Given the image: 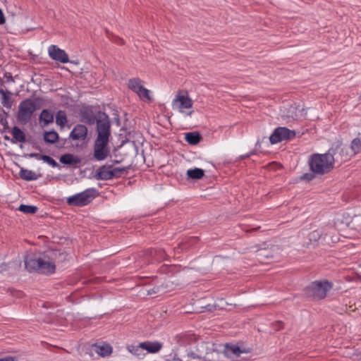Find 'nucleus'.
<instances>
[{"mask_svg":"<svg viewBox=\"0 0 361 361\" xmlns=\"http://www.w3.org/2000/svg\"><path fill=\"white\" fill-rule=\"evenodd\" d=\"M334 157L329 152L324 154H312L310 156V169L317 175L322 176L329 173L334 168Z\"/></svg>","mask_w":361,"mask_h":361,"instance_id":"nucleus-1","label":"nucleus"},{"mask_svg":"<svg viewBox=\"0 0 361 361\" xmlns=\"http://www.w3.org/2000/svg\"><path fill=\"white\" fill-rule=\"evenodd\" d=\"M332 288V283L328 281H314L304 289L305 295L313 300H322L326 297L327 292Z\"/></svg>","mask_w":361,"mask_h":361,"instance_id":"nucleus-2","label":"nucleus"},{"mask_svg":"<svg viewBox=\"0 0 361 361\" xmlns=\"http://www.w3.org/2000/svg\"><path fill=\"white\" fill-rule=\"evenodd\" d=\"M97 191L94 188H89L85 191L67 198L69 206L83 207L90 203L97 196Z\"/></svg>","mask_w":361,"mask_h":361,"instance_id":"nucleus-3","label":"nucleus"},{"mask_svg":"<svg viewBox=\"0 0 361 361\" xmlns=\"http://www.w3.org/2000/svg\"><path fill=\"white\" fill-rule=\"evenodd\" d=\"M97 124V140L109 141L111 137V122L109 116L103 111H99V118Z\"/></svg>","mask_w":361,"mask_h":361,"instance_id":"nucleus-4","label":"nucleus"},{"mask_svg":"<svg viewBox=\"0 0 361 361\" xmlns=\"http://www.w3.org/2000/svg\"><path fill=\"white\" fill-rule=\"evenodd\" d=\"M34 112V106L30 104V98L25 99L18 105L17 121L22 125H26L32 118Z\"/></svg>","mask_w":361,"mask_h":361,"instance_id":"nucleus-5","label":"nucleus"},{"mask_svg":"<svg viewBox=\"0 0 361 361\" xmlns=\"http://www.w3.org/2000/svg\"><path fill=\"white\" fill-rule=\"evenodd\" d=\"M80 121L89 126L94 125L99 118V111L95 112V108L91 105H83L79 110Z\"/></svg>","mask_w":361,"mask_h":361,"instance_id":"nucleus-6","label":"nucleus"},{"mask_svg":"<svg viewBox=\"0 0 361 361\" xmlns=\"http://www.w3.org/2000/svg\"><path fill=\"white\" fill-rule=\"evenodd\" d=\"M295 130H291L286 127L276 128L269 137L271 144H276L283 140H292L295 137Z\"/></svg>","mask_w":361,"mask_h":361,"instance_id":"nucleus-7","label":"nucleus"},{"mask_svg":"<svg viewBox=\"0 0 361 361\" xmlns=\"http://www.w3.org/2000/svg\"><path fill=\"white\" fill-rule=\"evenodd\" d=\"M147 264L161 262L168 259V255L162 248H149L143 253Z\"/></svg>","mask_w":361,"mask_h":361,"instance_id":"nucleus-8","label":"nucleus"},{"mask_svg":"<svg viewBox=\"0 0 361 361\" xmlns=\"http://www.w3.org/2000/svg\"><path fill=\"white\" fill-rule=\"evenodd\" d=\"M109 142V141L95 140L93 146V157L95 160L103 161L108 157L110 152Z\"/></svg>","mask_w":361,"mask_h":361,"instance_id":"nucleus-9","label":"nucleus"},{"mask_svg":"<svg viewBox=\"0 0 361 361\" xmlns=\"http://www.w3.org/2000/svg\"><path fill=\"white\" fill-rule=\"evenodd\" d=\"M200 241L197 236L183 237L178 245L174 247V252L178 253L186 252L193 247Z\"/></svg>","mask_w":361,"mask_h":361,"instance_id":"nucleus-10","label":"nucleus"},{"mask_svg":"<svg viewBox=\"0 0 361 361\" xmlns=\"http://www.w3.org/2000/svg\"><path fill=\"white\" fill-rule=\"evenodd\" d=\"M279 248L275 245L271 247L260 248L257 251L256 256L259 260L264 263H268L267 260L274 259L278 254Z\"/></svg>","mask_w":361,"mask_h":361,"instance_id":"nucleus-11","label":"nucleus"},{"mask_svg":"<svg viewBox=\"0 0 361 361\" xmlns=\"http://www.w3.org/2000/svg\"><path fill=\"white\" fill-rule=\"evenodd\" d=\"M48 51L50 58L53 60L62 63H66L69 61V58L66 52L59 48L56 45H51L48 49Z\"/></svg>","mask_w":361,"mask_h":361,"instance_id":"nucleus-12","label":"nucleus"},{"mask_svg":"<svg viewBox=\"0 0 361 361\" xmlns=\"http://www.w3.org/2000/svg\"><path fill=\"white\" fill-rule=\"evenodd\" d=\"M88 130L83 124H77L69 134L68 139L72 140H85L87 137Z\"/></svg>","mask_w":361,"mask_h":361,"instance_id":"nucleus-13","label":"nucleus"},{"mask_svg":"<svg viewBox=\"0 0 361 361\" xmlns=\"http://www.w3.org/2000/svg\"><path fill=\"white\" fill-rule=\"evenodd\" d=\"M40 257H37L35 255H27L24 258L25 269L31 271H37L40 264Z\"/></svg>","mask_w":361,"mask_h":361,"instance_id":"nucleus-14","label":"nucleus"},{"mask_svg":"<svg viewBox=\"0 0 361 361\" xmlns=\"http://www.w3.org/2000/svg\"><path fill=\"white\" fill-rule=\"evenodd\" d=\"M112 168L111 165H104L100 166L94 174V177L97 180H110L111 179V169Z\"/></svg>","mask_w":361,"mask_h":361,"instance_id":"nucleus-15","label":"nucleus"},{"mask_svg":"<svg viewBox=\"0 0 361 361\" xmlns=\"http://www.w3.org/2000/svg\"><path fill=\"white\" fill-rule=\"evenodd\" d=\"M40 264L39 265L38 272L44 274H51L56 271L55 263L52 262L45 261L41 258Z\"/></svg>","mask_w":361,"mask_h":361,"instance_id":"nucleus-16","label":"nucleus"},{"mask_svg":"<svg viewBox=\"0 0 361 361\" xmlns=\"http://www.w3.org/2000/svg\"><path fill=\"white\" fill-rule=\"evenodd\" d=\"M180 91L178 92L173 102H179L180 109H190L193 104L192 100L189 97L187 92H185V95H180Z\"/></svg>","mask_w":361,"mask_h":361,"instance_id":"nucleus-17","label":"nucleus"},{"mask_svg":"<svg viewBox=\"0 0 361 361\" xmlns=\"http://www.w3.org/2000/svg\"><path fill=\"white\" fill-rule=\"evenodd\" d=\"M140 346L142 349L146 350L148 353H156L161 349L162 344L158 341H145L140 343Z\"/></svg>","mask_w":361,"mask_h":361,"instance_id":"nucleus-18","label":"nucleus"},{"mask_svg":"<svg viewBox=\"0 0 361 361\" xmlns=\"http://www.w3.org/2000/svg\"><path fill=\"white\" fill-rule=\"evenodd\" d=\"M39 121L42 127L48 126L54 121V113L50 109H43L39 114Z\"/></svg>","mask_w":361,"mask_h":361,"instance_id":"nucleus-19","label":"nucleus"},{"mask_svg":"<svg viewBox=\"0 0 361 361\" xmlns=\"http://www.w3.org/2000/svg\"><path fill=\"white\" fill-rule=\"evenodd\" d=\"M11 133L13 135V138L11 140V142L12 143H23L26 142V135L25 133L19 127H13L11 130Z\"/></svg>","mask_w":361,"mask_h":361,"instance_id":"nucleus-20","label":"nucleus"},{"mask_svg":"<svg viewBox=\"0 0 361 361\" xmlns=\"http://www.w3.org/2000/svg\"><path fill=\"white\" fill-rule=\"evenodd\" d=\"M60 162L65 165H77L80 164L81 159L70 153H66L61 156Z\"/></svg>","mask_w":361,"mask_h":361,"instance_id":"nucleus-21","label":"nucleus"},{"mask_svg":"<svg viewBox=\"0 0 361 361\" xmlns=\"http://www.w3.org/2000/svg\"><path fill=\"white\" fill-rule=\"evenodd\" d=\"M202 139L201 134L197 131L189 132L185 134V141L191 145H197Z\"/></svg>","mask_w":361,"mask_h":361,"instance_id":"nucleus-22","label":"nucleus"},{"mask_svg":"<svg viewBox=\"0 0 361 361\" xmlns=\"http://www.w3.org/2000/svg\"><path fill=\"white\" fill-rule=\"evenodd\" d=\"M59 139V135L54 130L44 131L43 133V140L47 144H55Z\"/></svg>","mask_w":361,"mask_h":361,"instance_id":"nucleus-23","label":"nucleus"},{"mask_svg":"<svg viewBox=\"0 0 361 361\" xmlns=\"http://www.w3.org/2000/svg\"><path fill=\"white\" fill-rule=\"evenodd\" d=\"M0 94L2 95L1 104L4 106L7 109H11L13 104V102L11 99V92L8 90H4L2 88L0 89Z\"/></svg>","mask_w":361,"mask_h":361,"instance_id":"nucleus-24","label":"nucleus"},{"mask_svg":"<svg viewBox=\"0 0 361 361\" xmlns=\"http://www.w3.org/2000/svg\"><path fill=\"white\" fill-rule=\"evenodd\" d=\"M187 176L188 178L192 180H200L204 176V171L200 168L188 169L187 171Z\"/></svg>","mask_w":361,"mask_h":361,"instance_id":"nucleus-25","label":"nucleus"},{"mask_svg":"<svg viewBox=\"0 0 361 361\" xmlns=\"http://www.w3.org/2000/svg\"><path fill=\"white\" fill-rule=\"evenodd\" d=\"M142 81L138 78H132L128 80V85L129 89L137 94L138 91H140V89L143 86L142 85Z\"/></svg>","mask_w":361,"mask_h":361,"instance_id":"nucleus-26","label":"nucleus"},{"mask_svg":"<svg viewBox=\"0 0 361 361\" xmlns=\"http://www.w3.org/2000/svg\"><path fill=\"white\" fill-rule=\"evenodd\" d=\"M19 174L20 178L25 180L30 181L37 178V176L33 171L23 168L20 169Z\"/></svg>","mask_w":361,"mask_h":361,"instance_id":"nucleus-27","label":"nucleus"},{"mask_svg":"<svg viewBox=\"0 0 361 361\" xmlns=\"http://www.w3.org/2000/svg\"><path fill=\"white\" fill-rule=\"evenodd\" d=\"M67 116L65 111L59 110L57 111L56 115V123L58 126L61 127V128H64L66 124Z\"/></svg>","mask_w":361,"mask_h":361,"instance_id":"nucleus-28","label":"nucleus"},{"mask_svg":"<svg viewBox=\"0 0 361 361\" xmlns=\"http://www.w3.org/2000/svg\"><path fill=\"white\" fill-rule=\"evenodd\" d=\"M95 347L97 348V353L102 357L109 356L112 353V347L109 344L103 345H95Z\"/></svg>","mask_w":361,"mask_h":361,"instance_id":"nucleus-29","label":"nucleus"},{"mask_svg":"<svg viewBox=\"0 0 361 361\" xmlns=\"http://www.w3.org/2000/svg\"><path fill=\"white\" fill-rule=\"evenodd\" d=\"M30 104L34 106V111L39 110L44 105L45 99L42 97H35L33 99L30 98Z\"/></svg>","mask_w":361,"mask_h":361,"instance_id":"nucleus-30","label":"nucleus"},{"mask_svg":"<svg viewBox=\"0 0 361 361\" xmlns=\"http://www.w3.org/2000/svg\"><path fill=\"white\" fill-rule=\"evenodd\" d=\"M8 113L3 110V114H0V124L3 126L2 132L10 131V128L8 123L7 117Z\"/></svg>","mask_w":361,"mask_h":361,"instance_id":"nucleus-31","label":"nucleus"},{"mask_svg":"<svg viewBox=\"0 0 361 361\" xmlns=\"http://www.w3.org/2000/svg\"><path fill=\"white\" fill-rule=\"evenodd\" d=\"M18 210L25 214H33L37 212L38 208L33 205L20 204L18 207Z\"/></svg>","mask_w":361,"mask_h":361,"instance_id":"nucleus-32","label":"nucleus"},{"mask_svg":"<svg viewBox=\"0 0 361 361\" xmlns=\"http://www.w3.org/2000/svg\"><path fill=\"white\" fill-rule=\"evenodd\" d=\"M361 134H358V137L354 138L351 142V148L353 151L356 154L361 152Z\"/></svg>","mask_w":361,"mask_h":361,"instance_id":"nucleus-33","label":"nucleus"},{"mask_svg":"<svg viewBox=\"0 0 361 361\" xmlns=\"http://www.w3.org/2000/svg\"><path fill=\"white\" fill-rule=\"evenodd\" d=\"M129 167H116L113 169H111V179L114 178H120L124 172H127V170Z\"/></svg>","mask_w":361,"mask_h":361,"instance_id":"nucleus-34","label":"nucleus"},{"mask_svg":"<svg viewBox=\"0 0 361 361\" xmlns=\"http://www.w3.org/2000/svg\"><path fill=\"white\" fill-rule=\"evenodd\" d=\"M6 2V8L8 13H11L12 16H15L18 13V8L15 6V1H5Z\"/></svg>","mask_w":361,"mask_h":361,"instance_id":"nucleus-35","label":"nucleus"},{"mask_svg":"<svg viewBox=\"0 0 361 361\" xmlns=\"http://www.w3.org/2000/svg\"><path fill=\"white\" fill-rule=\"evenodd\" d=\"M226 348L228 352H231L232 354L237 355V356H239L241 353H244V351L240 349V348L238 345H233L231 346H228V345L227 344L226 345Z\"/></svg>","mask_w":361,"mask_h":361,"instance_id":"nucleus-36","label":"nucleus"},{"mask_svg":"<svg viewBox=\"0 0 361 361\" xmlns=\"http://www.w3.org/2000/svg\"><path fill=\"white\" fill-rule=\"evenodd\" d=\"M137 94L141 99H147L149 101H151L149 90L143 86L140 89V91H138Z\"/></svg>","mask_w":361,"mask_h":361,"instance_id":"nucleus-37","label":"nucleus"},{"mask_svg":"<svg viewBox=\"0 0 361 361\" xmlns=\"http://www.w3.org/2000/svg\"><path fill=\"white\" fill-rule=\"evenodd\" d=\"M43 161L54 168L59 166L58 163L50 156L44 155Z\"/></svg>","mask_w":361,"mask_h":361,"instance_id":"nucleus-38","label":"nucleus"},{"mask_svg":"<svg viewBox=\"0 0 361 361\" xmlns=\"http://www.w3.org/2000/svg\"><path fill=\"white\" fill-rule=\"evenodd\" d=\"M317 174L311 171V173H305L300 176L301 180L310 181L312 180Z\"/></svg>","mask_w":361,"mask_h":361,"instance_id":"nucleus-39","label":"nucleus"},{"mask_svg":"<svg viewBox=\"0 0 361 361\" xmlns=\"http://www.w3.org/2000/svg\"><path fill=\"white\" fill-rule=\"evenodd\" d=\"M110 39L114 42V43L118 44V45H123L125 44V41L123 39L112 35L111 37H109Z\"/></svg>","mask_w":361,"mask_h":361,"instance_id":"nucleus-40","label":"nucleus"},{"mask_svg":"<svg viewBox=\"0 0 361 361\" xmlns=\"http://www.w3.org/2000/svg\"><path fill=\"white\" fill-rule=\"evenodd\" d=\"M7 292L9 293L10 295H13L16 298H22L23 295V293L22 291L15 290L13 288H8Z\"/></svg>","mask_w":361,"mask_h":361,"instance_id":"nucleus-41","label":"nucleus"},{"mask_svg":"<svg viewBox=\"0 0 361 361\" xmlns=\"http://www.w3.org/2000/svg\"><path fill=\"white\" fill-rule=\"evenodd\" d=\"M140 348H141L140 344L138 345H130L128 347L129 351L137 355H139L138 351L140 350Z\"/></svg>","mask_w":361,"mask_h":361,"instance_id":"nucleus-42","label":"nucleus"},{"mask_svg":"<svg viewBox=\"0 0 361 361\" xmlns=\"http://www.w3.org/2000/svg\"><path fill=\"white\" fill-rule=\"evenodd\" d=\"M4 78H6V82H14V79H13V77L12 75V74L11 73H8V72H6L4 73Z\"/></svg>","mask_w":361,"mask_h":361,"instance_id":"nucleus-43","label":"nucleus"},{"mask_svg":"<svg viewBox=\"0 0 361 361\" xmlns=\"http://www.w3.org/2000/svg\"><path fill=\"white\" fill-rule=\"evenodd\" d=\"M29 157H33V158H35L37 159H40V160L43 161L44 154H39V153H31V154H29Z\"/></svg>","mask_w":361,"mask_h":361,"instance_id":"nucleus-44","label":"nucleus"},{"mask_svg":"<svg viewBox=\"0 0 361 361\" xmlns=\"http://www.w3.org/2000/svg\"><path fill=\"white\" fill-rule=\"evenodd\" d=\"M0 361H17L16 358L13 356H6L0 358Z\"/></svg>","mask_w":361,"mask_h":361,"instance_id":"nucleus-45","label":"nucleus"},{"mask_svg":"<svg viewBox=\"0 0 361 361\" xmlns=\"http://www.w3.org/2000/svg\"><path fill=\"white\" fill-rule=\"evenodd\" d=\"M6 23V18L3 11L0 8V25H4Z\"/></svg>","mask_w":361,"mask_h":361,"instance_id":"nucleus-46","label":"nucleus"},{"mask_svg":"<svg viewBox=\"0 0 361 361\" xmlns=\"http://www.w3.org/2000/svg\"><path fill=\"white\" fill-rule=\"evenodd\" d=\"M160 287H154L150 290H148V295H152L153 293H157L159 292Z\"/></svg>","mask_w":361,"mask_h":361,"instance_id":"nucleus-47","label":"nucleus"},{"mask_svg":"<svg viewBox=\"0 0 361 361\" xmlns=\"http://www.w3.org/2000/svg\"><path fill=\"white\" fill-rule=\"evenodd\" d=\"M255 154V150H253V151L250 152L249 154H244V155L240 156V159H244L248 158V157H250L251 155Z\"/></svg>","mask_w":361,"mask_h":361,"instance_id":"nucleus-48","label":"nucleus"},{"mask_svg":"<svg viewBox=\"0 0 361 361\" xmlns=\"http://www.w3.org/2000/svg\"><path fill=\"white\" fill-rule=\"evenodd\" d=\"M276 325H277V326H276L277 330L283 329V323L282 322H280V321L277 322Z\"/></svg>","mask_w":361,"mask_h":361,"instance_id":"nucleus-49","label":"nucleus"},{"mask_svg":"<svg viewBox=\"0 0 361 361\" xmlns=\"http://www.w3.org/2000/svg\"><path fill=\"white\" fill-rule=\"evenodd\" d=\"M7 265L4 263L0 264V273L6 270Z\"/></svg>","mask_w":361,"mask_h":361,"instance_id":"nucleus-50","label":"nucleus"},{"mask_svg":"<svg viewBox=\"0 0 361 361\" xmlns=\"http://www.w3.org/2000/svg\"><path fill=\"white\" fill-rule=\"evenodd\" d=\"M33 147L36 149L40 150V147L37 144H33Z\"/></svg>","mask_w":361,"mask_h":361,"instance_id":"nucleus-51","label":"nucleus"},{"mask_svg":"<svg viewBox=\"0 0 361 361\" xmlns=\"http://www.w3.org/2000/svg\"><path fill=\"white\" fill-rule=\"evenodd\" d=\"M4 138L6 140H11V139H10V137L8 136V135H5L4 137Z\"/></svg>","mask_w":361,"mask_h":361,"instance_id":"nucleus-52","label":"nucleus"},{"mask_svg":"<svg viewBox=\"0 0 361 361\" xmlns=\"http://www.w3.org/2000/svg\"><path fill=\"white\" fill-rule=\"evenodd\" d=\"M0 85L1 86L4 85V81H3V80L1 78H0Z\"/></svg>","mask_w":361,"mask_h":361,"instance_id":"nucleus-53","label":"nucleus"},{"mask_svg":"<svg viewBox=\"0 0 361 361\" xmlns=\"http://www.w3.org/2000/svg\"><path fill=\"white\" fill-rule=\"evenodd\" d=\"M118 163H119V161H117V160L114 161V164H118Z\"/></svg>","mask_w":361,"mask_h":361,"instance_id":"nucleus-54","label":"nucleus"},{"mask_svg":"<svg viewBox=\"0 0 361 361\" xmlns=\"http://www.w3.org/2000/svg\"><path fill=\"white\" fill-rule=\"evenodd\" d=\"M191 356H192V357H195V356H194V353H191Z\"/></svg>","mask_w":361,"mask_h":361,"instance_id":"nucleus-55","label":"nucleus"}]
</instances>
